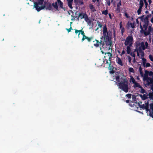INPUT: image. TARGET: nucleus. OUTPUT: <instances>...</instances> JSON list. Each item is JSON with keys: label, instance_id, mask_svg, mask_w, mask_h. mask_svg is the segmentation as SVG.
Listing matches in <instances>:
<instances>
[{"label": "nucleus", "instance_id": "nucleus-38", "mask_svg": "<svg viewBox=\"0 0 153 153\" xmlns=\"http://www.w3.org/2000/svg\"><path fill=\"white\" fill-rule=\"evenodd\" d=\"M149 58L151 61L153 62V56L152 55H149Z\"/></svg>", "mask_w": 153, "mask_h": 153}, {"label": "nucleus", "instance_id": "nucleus-2", "mask_svg": "<svg viewBox=\"0 0 153 153\" xmlns=\"http://www.w3.org/2000/svg\"><path fill=\"white\" fill-rule=\"evenodd\" d=\"M149 24H144L142 26L140 24V26L141 30H140V33H143L145 36H147L150 34L151 32H152L153 28L151 26H149L148 27Z\"/></svg>", "mask_w": 153, "mask_h": 153}, {"label": "nucleus", "instance_id": "nucleus-55", "mask_svg": "<svg viewBox=\"0 0 153 153\" xmlns=\"http://www.w3.org/2000/svg\"><path fill=\"white\" fill-rule=\"evenodd\" d=\"M113 67L112 66H111V65H110V66H109V67H108L109 69L110 70L113 69Z\"/></svg>", "mask_w": 153, "mask_h": 153}, {"label": "nucleus", "instance_id": "nucleus-64", "mask_svg": "<svg viewBox=\"0 0 153 153\" xmlns=\"http://www.w3.org/2000/svg\"><path fill=\"white\" fill-rule=\"evenodd\" d=\"M149 71H147V70H146L145 71V74H149Z\"/></svg>", "mask_w": 153, "mask_h": 153}, {"label": "nucleus", "instance_id": "nucleus-5", "mask_svg": "<svg viewBox=\"0 0 153 153\" xmlns=\"http://www.w3.org/2000/svg\"><path fill=\"white\" fill-rule=\"evenodd\" d=\"M138 104L140 108L143 109H145L147 111H150V109H149V104L148 102L146 103L145 105L144 104L140 105L139 103H138Z\"/></svg>", "mask_w": 153, "mask_h": 153}, {"label": "nucleus", "instance_id": "nucleus-7", "mask_svg": "<svg viewBox=\"0 0 153 153\" xmlns=\"http://www.w3.org/2000/svg\"><path fill=\"white\" fill-rule=\"evenodd\" d=\"M139 18L140 19L142 22H144V24H149V19L146 16L144 18V16L142 15L139 17Z\"/></svg>", "mask_w": 153, "mask_h": 153}, {"label": "nucleus", "instance_id": "nucleus-40", "mask_svg": "<svg viewBox=\"0 0 153 153\" xmlns=\"http://www.w3.org/2000/svg\"><path fill=\"white\" fill-rule=\"evenodd\" d=\"M120 76H117L116 77V81H117V82H120Z\"/></svg>", "mask_w": 153, "mask_h": 153}, {"label": "nucleus", "instance_id": "nucleus-17", "mask_svg": "<svg viewBox=\"0 0 153 153\" xmlns=\"http://www.w3.org/2000/svg\"><path fill=\"white\" fill-rule=\"evenodd\" d=\"M52 5L56 10L59 11L58 7L57 2H55V3H53L52 4Z\"/></svg>", "mask_w": 153, "mask_h": 153}, {"label": "nucleus", "instance_id": "nucleus-48", "mask_svg": "<svg viewBox=\"0 0 153 153\" xmlns=\"http://www.w3.org/2000/svg\"><path fill=\"white\" fill-rule=\"evenodd\" d=\"M121 5V1H120L119 3H118L117 4V7H120V6Z\"/></svg>", "mask_w": 153, "mask_h": 153}, {"label": "nucleus", "instance_id": "nucleus-33", "mask_svg": "<svg viewBox=\"0 0 153 153\" xmlns=\"http://www.w3.org/2000/svg\"><path fill=\"white\" fill-rule=\"evenodd\" d=\"M59 5V6L60 8L63 9L64 8L63 7V3L62 2H60L58 3Z\"/></svg>", "mask_w": 153, "mask_h": 153}, {"label": "nucleus", "instance_id": "nucleus-61", "mask_svg": "<svg viewBox=\"0 0 153 153\" xmlns=\"http://www.w3.org/2000/svg\"><path fill=\"white\" fill-rule=\"evenodd\" d=\"M150 86H151V89L153 91V84L152 85H151Z\"/></svg>", "mask_w": 153, "mask_h": 153}, {"label": "nucleus", "instance_id": "nucleus-14", "mask_svg": "<svg viewBox=\"0 0 153 153\" xmlns=\"http://www.w3.org/2000/svg\"><path fill=\"white\" fill-rule=\"evenodd\" d=\"M86 15H87L86 13H84L83 14L82 12L80 13L79 14V17H80L81 19L85 18Z\"/></svg>", "mask_w": 153, "mask_h": 153}, {"label": "nucleus", "instance_id": "nucleus-44", "mask_svg": "<svg viewBox=\"0 0 153 153\" xmlns=\"http://www.w3.org/2000/svg\"><path fill=\"white\" fill-rule=\"evenodd\" d=\"M126 96L128 98L130 99L131 97V94H128L126 95Z\"/></svg>", "mask_w": 153, "mask_h": 153}, {"label": "nucleus", "instance_id": "nucleus-16", "mask_svg": "<svg viewBox=\"0 0 153 153\" xmlns=\"http://www.w3.org/2000/svg\"><path fill=\"white\" fill-rule=\"evenodd\" d=\"M85 21L88 23L90 24L91 22L90 20L88 18L87 15H86L85 17L84 18Z\"/></svg>", "mask_w": 153, "mask_h": 153}, {"label": "nucleus", "instance_id": "nucleus-6", "mask_svg": "<svg viewBox=\"0 0 153 153\" xmlns=\"http://www.w3.org/2000/svg\"><path fill=\"white\" fill-rule=\"evenodd\" d=\"M105 56L104 57V59H107L109 61L111 60V58L112 57V55L111 53L110 52H108L105 53Z\"/></svg>", "mask_w": 153, "mask_h": 153}, {"label": "nucleus", "instance_id": "nucleus-23", "mask_svg": "<svg viewBox=\"0 0 153 153\" xmlns=\"http://www.w3.org/2000/svg\"><path fill=\"white\" fill-rule=\"evenodd\" d=\"M149 98L150 100H153V93L152 92H149Z\"/></svg>", "mask_w": 153, "mask_h": 153}, {"label": "nucleus", "instance_id": "nucleus-47", "mask_svg": "<svg viewBox=\"0 0 153 153\" xmlns=\"http://www.w3.org/2000/svg\"><path fill=\"white\" fill-rule=\"evenodd\" d=\"M125 31V28L124 27H123V28H122V29H121V33L122 35H123V33Z\"/></svg>", "mask_w": 153, "mask_h": 153}, {"label": "nucleus", "instance_id": "nucleus-3", "mask_svg": "<svg viewBox=\"0 0 153 153\" xmlns=\"http://www.w3.org/2000/svg\"><path fill=\"white\" fill-rule=\"evenodd\" d=\"M118 85L119 88L125 93H127L128 91V81L126 79H124L123 82H118Z\"/></svg>", "mask_w": 153, "mask_h": 153}, {"label": "nucleus", "instance_id": "nucleus-31", "mask_svg": "<svg viewBox=\"0 0 153 153\" xmlns=\"http://www.w3.org/2000/svg\"><path fill=\"white\" fill-rule=\"evenodd\" d=\"M97 23L98 24V26L99 27L101 28L102 27V25L101 22L99 21H97Z\"/></svg>", "mask_w": 153, "mask_h": 153}, {"label": "nucleus", "instance_id": "nucleus-42", "mask_svg": "<svg viewBox=\"0 0 153 153\" xmlns=\"http://www.w3.org/2000/svg\"><path fill=\"white\" fill-rule=\"evenodd\" d=\"M141 46L142 47L143 50H144L145 49V48L144 45V43L143 42H142L141 43Z\"/></svg>", "mask_w": 153, "mask_h": 153}, {"label": "nucleus", "instance_id": "nucleus-54", "mask_svg": "<svg viewBox=\"0 0 153 153\" xmlns=\"http://www.w3.org/2000/svg\"><path fill=\"white\" fill-rule=\"evenodd\" d=\"M126 53L125 51H124V50H123V51L122 52V53L120 54V55L121 56H122L123 55L125 54Z\"/></svg>", "mask_w": 153, "mask_h": 153}, {"label": "nucleus", "instance_id": "nucleus-59", "mask_svg": "<svg viewBox=\"0 0 153 153\" xmlns=\"http://www.w3.org/2000/svg\"><path fill=\"white\" fill-rule=\"evenodd\" d=\"M152 16L151 14H149L146 16V17L149 19V18L151 17Z\"/></svg>", "mask_w": 153, "mask_h": 153}, {"label": "nucleus", "instance_id": "nucleus-36", "mask_svg": "<svg viewBox=\"0 0 153 153\" xmlns=\"http://www.w3.org/2000/svg\"><path fill=\"white\" fill-rule=\"evenodd\" d=\"M123 15L127 18H130V16L126 12H125L124 13Z\"/></svg>", "mask_w": 153, "mask_h": 153}, {"label": "nucleus", "instance_id": "nucleus-60", "mask_svg": "<svg viewBox=\"0 0 153 153\" xmlns=\"http://www.w3.org/2000/svg\"><path fill=\"white\" fill-rule=\"evenodd\" d=\"M75 33H76V34H77L78 33H79L78 30L76 29H75Z\"/></svg>", "mask_w": 153, "mask_h": 153}, {"label": "nucleus", "instance_id": "nucleus-8", "mask_svg": "<svg viewBox=\"0 0 153 153\" xmlns=\"http://www.w3.org/2000/svg\"><path fill=\"white\" fill-rule=\"evenodd\" d=\"M44 0H38V2H35L34 3V7H37L39 5H42L43 4Z\"/></svg>", "mask_w": 153, "mask_h": 153}, {"label": "nucleus", "instance_id": "nucleus-30", "mask_svg": "<svg viewBox=\"0 0 153 153\" xmlns=\"http://www.w3.org/2000/svg\"><path fill=\"white\" fill-rule=\"evenodd\" d=\"M134 84V86L135 87H138L140 88H141V86L137 82H136Z\"/></svg>", "mask_w": 153, "mask_h": 153}, {"label": "nucleus", "instance_id": "nucleus-57", "mask_svg": "<svg viewBox=\"0 0 153 153\" xmlns=\"http://www.w3.org/2000/svg\"><path fill=\"white\" fill-rule=\"evenodd\" d=\"M142 68L141 67H140L139 68V70H140V74H142Z\"/></svg>", "mask_w": 153, "mask_h": 153}, {"label": "nucleus", "instance_id": "nucleus-25", "mask_svg": "<svg viewBox=\"0 0 153 153\" xmlns=\"http://www.w3.org/2000/svg\"><path fill=\"white\" fill-rule=\"evenodd\" d=\"M52 9V6L51 4V3H50L48 4L47 7H46V9H48L49 10H51Z\"/></svg>", "mask_w": 153, "mask_h": 153}, {"label": "nucleus", "instance_id": "nucleus-50", "mask_svg": "<svg viewBox=\"0 0 153 153\" xmlns=\"http://www.w3.org/2000/svg\"><path fill=\"white\" fill-rule=\"evenodd\" d=\"M128 62L129 63H131V57L129 56H128Z\"/></svg>", "mask_w": 153, "mask_h": 153}, {"label": "nucleus", "instance_id": "nucleus-9", "mask_svg": "<svg viewBox=\"0 0 153 153\" xmlns=\"http://www.w3.org/2000/svg\"><path fill=\"white\" fill-rule=\"evenodd\" d=\"M152 84H153V76L152 77H149L146 84L148 86H149Z\"/></svg>", "mask_w": 153, "mask_h": 153}, {"label": "nucleus", "instance_id": "nucleus-46", "mask_svg": "<svg viewBox=\"0 0 153 153\" xmlns=\"http://www.w3.org/2000/svg\"><path fill=\"white\" fill-rule=\"evenodd\" d=\"M149 74V76H152V77H153V72H152V71H150L149 72V74Z\"/></svg>", "mask_w": 153, "mask_h": 153}, {"label": "nucleus", "instance_id": "nucleus-10", "mask_svg": "<svg viewBox=\"0 0 153 153\" xmlns=\"http://www.w3.org/2000/svg\"><path fill=\"white\" fill-rule=\"evenodd\" d=\"M67 1L68 6L71 9H72L73 8L72 6V4L73 3V0H67Z\"/></svg>", "mask_w": 153, "mask_h": 153}, {"label": "nucleus", "instance_id": "nucleus-56", "mask_svg": "<svg viewBox=\"0 0 153 153\" xmlns=\"http://www.w3.org/2000/svg\"><path fill=\"white\" fill-rule=\"evenodd\" d=\"M150 109H153V104L151 103L150 104Z\"/></svg>", "mask_w": 153, "mask_h": 153}, {"label": "nucleus", "instance_id": "nucleus-13", "mask_svg": "<svg viewBox=\"0 0 153 153\" xmlns=\"http://www.w3.org/2000/svg\"><path fill=\"white\" fill-rule=\"evenodd\" d=\"M116 61L119 65L122 66L123 65V63L122 61L119 57H117L116 59Z\"/></svg>", "mask_w": 153, "mask_h": 153}, {"label": "nucleus", "instance_id": "nucleus-43", "mask_svg": "<svg viewBox=\"0 0 153 153\" xmlns=\"http://www.w3.org/2000/svg\"><path fill=\"white\" fill-rule=\"evenodd\" d=\"M116 11L117 12V13H120V7H117Z\"/></svg>", "mask_w": 153, "mask_h": 153}, {"label": "nucleus", "instance_id": "nucleus-22", "mask_svg": "<svg viewBox=\"0 0 153 153\" xmlns=\"http://www.w3.org/2000/svg\"><path fill=\"white\" fill-rule=\"evenodd\" d=\"M142 59L143 61V67H146V59L144 58H142Z\"/></svg>", "mask_w": 153, "mask_h": 153}, {"label": "nucleus", "instance_id": "nucleus-21", "mask_svg": "<svg viewBox=\"0 0 153 153\" xmlns=\"http://www.w3.org/2000/svg\"><path fill=\"white\" fill-rule=\"evenodd\" d=\"M93 37H92V36L90 37H87V36H86L84 38V40L85 39H87V40H88V42H90L93 39Z\"/></svg>", "mask_w": 153, "mask_h": 153}, {"label": "nucleus", "instance_id": "nucleus-28", "mask_svg": "<svg viewBox=\"0 0 153 153\" xmlns=\"http://www.w3.org/2000/svg\"><path fill=\"white\" fill-rule=\"evenodd\" d=\"M81 33L83 36V37L81 40V41L82 42H83L84 41V38L86 36L85 35V33L83 30L82 31V32Z\"/></svg>", "mask_w": 153, "mask_h": 153}, {"label": "nucleus", "instance_id": "nucleus-32", "mask_svg": "<svg viewBox=\"0 0 153 153\" xmlns=\"http://www.w3.org/2000/svg\"><path fill=\"white\" fill-rule=\"evenodd\" d=\"M102 14H104L105 16H106L108 14V11L107 10H103L102 12Z\"/></svg>", "mask_w": 153, "mask_h": 153}, {"label": "nucleus", "instance_id": "nucleus-37", "mask_svg": "<svg viewBox=\"0 0 153 153\" xmlns=\"http://www.w3.org/2000/svg\"><path fill=\"white\" fill-rule=\"evenodd\" d=\"M135 52V51H134L133 52H131V53H130L129 54L131 55L134 58H135V55L134 53Z\"/></svg>", "mask_w": 153, "mask_h": 153}, {"label": "nucleus", "instance_id": "nucleus-58", "mask_svg": "<svg viewBox=\"0 0 153 153\" xmlns=\"http://www.w3.org/2000/svg\"><path fill=\"white\" fill-rule=\"evenodd\" d=\"M110 73H111V74H114V71L113 70V69L112 70H111V71H110Z\"/></svg>", "mask_w": 153, "mask_h": 153}, {"label": "nucleus", "instance_id": "nucleus-26", "mask_svg": "<svg viewBox=\"0 0 153 153\" xmlns=\"http://www.w3.org/2000/svg\"><path fill=\"white\" fill-rule=\"evenodd\" d=\"M139 7H143L144 5L143 0H140L139 2Z\"/></svg>", "mask_w": 153, "mask_h": 153}, {"label": "nucleus", "instance_id": "nucleus-18", "mask_svg": "<svg viewBox=\"0 0 153 153\" xmlns=\"http://www.w3.org/2000/svg\"><path fill=\"white\" fill-rule=\"evenodd\" d=\"M131 46H128L126 47V52L128 54L130 53L131 51Z\"/></svg>", "mask_w": 153, "mask_h": 153}, {"label": "nucleus", "instance_id": "nucleus-24", "mask_svg": "<svg viewBox=\"0 0 153 153\" xmlns=\"http://www.w3.org/2000/svg\"><path fill=\"white\" fill-rule=\"evenodd\" d=\"M149 78V77L148 76L147 74H145L143 78V80L144 81H146L147 82Z\"/></svg>", "mask_w": 153, "mask_h": 153}, {"label": "nucleus", "instance_id": "nucleus-39", "mask_svg": "<svg viewBox=\"0 0 153 153\" xmlns=\"http://www.w3.org/2000/svg\"><path fill=\"white\" fill-rule=\"evenodd\" d=\"M131 81L133 83V84L135 82H136L135 80L133 77H132L131 78Z\"/></svg>", "mask_w": 153, "mask_h": 153}, {"label": "nucleus", "instance_id": "nucleus-1", "mask_svg": "<svg viewBox=\"0 0 153 153\" xmlns=\"http://www.w3.org/2000/svg\"><path fill=\"white\" fill-rule=\"evenodd\" d=\"M103 36L100 37L101 41L100 42L98 40L95 39L93 41L95 42L94 44V46L96 48L98 47L99 45H102V47L104 48V46L105 44L106 45H111L112 42L111 40V35L109 33V31L108 32L107 28L106 25L103 26Z\"/></svg>", "mask_w": 153, "mask_h": 153}, {"label": "nucleus", "instance_id": "nucleus-41", "mask_svg": "<svg viewBox=\"0 0 153 153\" xmlns=\"http://www.w3.org/2000/svg\"><path fill=\"white\" fill-rule=\"evenodd\" d=\"M106 1V4L108 5V6H110L111 4V2L110 0H105Z\"/></svg>", "mask_w": 153, "mask_h": 153}, {"label": "nucleus", "instance_id": "nucleus-51", "mask_svg": "<svg viewBox=\"0 0 153 153\" xmlns=\"http://www.w3.org/2000/svg\"><path fill=\"white\" fill-rule=\"evenodd\" d=\"M122 22H120V24H119V25H120V28L121 29H121H122V28H123V27H122Z\"/></svg>", "mask_w": 153, "mask_h": 153}, {"label": "nucleus", "instance_id": "nucleus-45", "mask_svg": "<svg viewBox=\"0 0 153 153\" xmlns=\"http://www.w3.org/2000/svg\"><path fill=\"white\" fill-rule=\"evenodd\" d=\"M66 29L67 30L68 33L71 32V30H72L73 29L72 28L71 26L70 27V28H66Z\"/></svg>", "mask_w": 153, "mask_h": 153}, {"label": "nucleus", "instance_id": "nucleus-19", "mask_svg": "<svg viewBox=\"0 0 153 153\" xmlns=\"http://www.w3.org/2000/svg\"><path fill=\"white\" fill-rule=\"evenodd\" d=\"M128 26H130V27L132 28H134L135 27V23L134 22H133V23L130 22L129 23V22H128Z\"/></svg>", "mask_w": 153, "mask_h": 153}, {"label": "nucleus", "instance_id": "nucleus-35", "mask_svg": "<svg viewBox=\"0 0 153 153\" xmlns=\"http://www.w3.org/2000/svg\"><path fill=\"white\" fill-rule=\"evenodd\" d=\"M128 71L130 72L134 73V69L132 68H129L128 69Z\"/></svg>", "mask_w": 153, "mask_h": 153}, {"label": "nucleus", "instance_id": "nucleus-29", "mask_svg": "<svg viewBox=\"0 0 153 153\" xmlns=\"http://www.w3.org/2000/svg\"><path fill=\"white\" fill-rule=\"evenodd\" d=\"M140 88V93L142 94L147 93V92L143 88V87L142 86L141 88Z\"/></svg>", "mask_w": 153, "mask_h": 153}, {"label": "nucleus", "instance_id": "nucleus-49", "mask_svg": "<svg viewBox=\"0 0 153 153\" xmlns=\"http://www.w3.org/2000/svg\"><path fill=\"white\" fill-rule=\"evenodd\" d=\"M149 111V115L152 118H153V113L152 112H151L150 110Z\"/></svg>", "mask_w": 153, "mask_h": 153}, {"label": "nucleus", "instance_id": "nucleus-63", "mask_svg": "<svg viewBox=\"0 0 153 153\" xmlns=\"http://www.w3.org/2000/svg\"><path fill=\"white\" fill-rule=\"evenodd\" d=\"M79 3L80 4H83V2L82 1H79Z\"/></svg>", "mask_w": 153, "mask_h": 153}, {"label": "nucleus", "instance_id": "nucleus-52", "mask_svg": "<svg viewBox=\"0 0 153 153\" xmlns=\"http://www.w3.org/2000/svg\"><path fill=\"white\" fill-rule=\"evenodd\" d=\"M78 31H79V33L78 34V37H79L80 34L82 32V31L83 30H82V29L80 30H78Z\"/></svg>", "mask_w": 153, "mask_h": 153}, {"label": "nucleus", "instance_id": "nucleus-34", "mask_svg": "<svg viewBox=\"0 0 153 153\" xmlns=\"http://www.w3.org/2000/svg\"><path fill=\"white\" fill-rule=\"evenodd\" d=\"M142 7H139L138 10L137 11V13L138 15L140 14L142 11Z\"/></svg>", "mask_w": 153, "mask_h": 153}, {"label": "nucleus", "instance_id": "nucleus-12", "mask_svg": "<svg viewBox=\"0 0 153 153\" xmlns=\"http://www.w3.org/2000/svg\"><path fill=\"white\" fill-rule=\"evenodd\" d=\"M45 7V5H42L41 7H39V6H38L37 7H35L38 12H39L41 10L44 9Z\"/></svg>", "mask_w": 153, "mask_h": 153}, {"label": "nucleus", "instance_id": "nucleus-62", "mask_svg": "<svg viewBox=\"0 0 153 153\" xmlns=\"http://www.w3.org/2000/svg\"><path fill=\"white\" fill-rule=\"evenodd\" d=\"M145 5L146 6V8L147 9V5H148V3L147 2H145Z\"/></svg>", "mask_w": 153, "mask_h": 153}, {"label": "nucleus", "instance_id": "nucleus-11", "mask_svg": "<svg viewBox=\"0 0 153 153\" xmlns=\"http://www.w3.org/2000/svg\"><path fill=\"white\" fill-rule=\"evenodd\" d=\"M146 94H143V95L141 94L140 95V97L143 100H146L148 98V95L147 93Z\"/></svg>", "mask_w": 153, "mask_h": 153}, {"label": "nucleus", "instance_id": "nucleus-20", "mask_svg": "<svg viewBox=\"0 0 153 153\" xmlns=\"http://www.w3.org/2000/svg\"><path fill=\"white\" fill-rule=\"evenodd\" d=\"M134 51L138 52L140 53H142V52L143 53V51H142V49L140 47L138 49H135L134 50Z\"/></svg>", "mask_w": 153, "mask_h": 153}, {"label": "nucleus", "instance_id": "nucleus-4", "mask_svg": "<svg viewBox=\"0 0 153 153\" xmlns=\"http://www.w3.org/2000/svg\"><path fill=\"white\" fill-rule=\"evenodd\" d=\"M133 38L132 36H128L125 40L124 45L126 46L128 45V46H131L133 43Z\"/></svg>", "mask_w": 153, "mask_h": 153}, {"label": "nucleus", "instance_id": "nucleus-27", "mask_svg": "<svg viewBox=\"0 0 153 153\" xmlns=\"http://www.w3.org/2000/svg\"><path fill=\"white\" fill-rule=\"evenodd\" d=\"M104 62H105L106 61V63L109 66H110L111 65V60L110 61H109L108 60H107V59H103Z\"/></svg>", "mask_w": 153, "mask_h": 153}, {"label": "nucleus", "instance_id": "nucleus-53", "mask_svg": "<svg viewBox=\"0 0 153 153\" xmlns=\"http://www.w3.org/2000/svg\"><path fill=\"white\" fill-rule=\"evenodd\" d=\"M150 65H151L149 63H147L146 64V67H149Z\"/></svg>", "mask_w": 153, "mask_h": 153}, {"label": "nucleus", "instance_id": "nucleus-15", "mask_svg": "<svg viewBox=\"0 0 153 153\" xmlns=\"http://www.w3.org/2000/svg\"><path fill=\"white\" fill-rule=\"evenodd\" d=\"M89 8L91 10V12L93 13L96 11L95 7L92 4H89Z\"/></svg>", "mask_w": 153, "mask_h": 153}]
</instances>
